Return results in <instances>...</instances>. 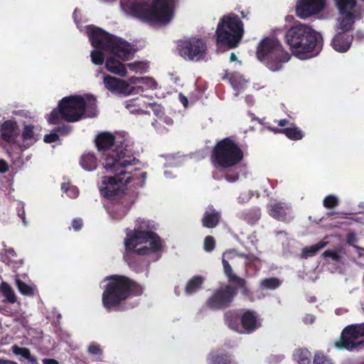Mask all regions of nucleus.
Here are the masks:
<instances>
[{
  "label": "nucleus",
  "mask_w": 364,
  "mask_h": 364,
  "mask_svg": "<svg viewBox=\"0 0 364 364\" xmlns=\"http://www.w3.org/2000/svg\"><path fill=\"white\" fill-rule=\"evenodd\" d=\"M290 124V122L287 119H283L278 121V125L280 127H284Z\"/></svg>",
  "instance_id": "obj_61"
},
{
  "label": "nucleus",
  "mask_w": 364,
  "mask_h": 364,
  "mask_svg": "<svg viewBox=\"0 0 364 364\" xmlns=\"http://www.w3.org/2000/svg\"><path fill=\"white\" fill-rule=\"evenodd\" d=\"M42 362L43 364H59V362L53 358H44Z\"/></svg>",
  "instance_id": "obj_59"
},
{
  "label": "nucleus",
  "mask_w": 364,
  "mask_h": 364,
  "mask_svg": "<svg viewBox=\"0 0 364 364\" xmlns=\"http://www.w3.org/2000/svg\"><path fill=\"white\" fill-rule=\"evenodd\" d=\"M178 97H179L180 102L182 103L183 107H186L188 104L187 97L185 95H183L182 93H179Z\"/></svg>",
  "instance_id": "obj_58"
},
{
  "label": "nucleus",
  "mask_w": 364,
  "mask_h": 364,
  "mask_svg": "<svg viewBox=\"0 0 364 364\" xmlns=\"http://www.w3.org/2000/svg\"><path fill=\"white\" fill-rule=\"evenodd\" d=\"M220 218V213L214 208H211L210 211L205 212L202 218V225L207 228H214L218 225Z\"/></svg>",
  "instance_id": "obj_26"
},
{
  "label": "nucleus",
  "mask_w": 364,
  "mask_h": 364,
  "mask_svg": "<svg viewBox=\"0 0 364 364\" xmlns=\"http://www.w3.org/2000/svg\"><path fill=\"white\" fill-rule=\"evenodd\" d=\"M179 55L187 60L200 61L208 54L205 41L201 38L192 37L180 41L178 43Z\"/></svg>",
  "instance_id": "obj_13"
},
{
  "label": "nucleus",
  "mask_w": 364,
  "mask_h": 364,
  "mask_svg": "<svg viewBox=\"0 0 364 364\" xmlns=\"http://www.w3.org/2000/svg\"><path fill=\"white\" fill-rule=\"evenodd\" d=\"M21 349H22V348L18 347L17 346H14L12 347L13 352L16 355H19L18 352H20V351L18 350H21Z\"/></svg>",
  "instance_id": "obj_63"
},
{
  "label": "nucleus",
  "mask_w": 364,
  "mask_h": 364,
  "mask_svg": "<svg viewBox=\"0 0 364 364\" xmlns=\"http://www.w3.org/2000/svg\"><path fill=\"white\" fill-rule=\"evenodd\" d=\"M80 164L83 169L92 171L97 167V159L93 152H87L81 156Z\"/></svg>",
  "instance_id": "obj_27"
},
{
  "label": "nucleus",
  "mask_w": 364,
  "mask_h": 364,
  "mask_svg": "<svg viewBox=\"0 0 364 364\" xmlns=\"http://www.w3.org/2000/svg\"><path fill=\"white\" fill-rule=\"evenodd\" d=\"M256 55L257 59L272 72L282 70L284 64L291 58L279 40L269 37L260 41Z\"/></svg>",
  "instance_id": "obj_9"
},
{
  "label": "nucleus",
  "mask_w": 364,
  "mask_h": 364,
  "mask_svg": "<svg viewBox=\"0 0 364 364\" xmlns=\"http://www.w3.org/2000/svg\"><path fill=\"white\" fill-rule=\"evenodd\" d=\"M327 245V242L320 241L319 242L311 245L305 247L302 249L301 255L304 258H308L315 255L320 250L323 248Z\"/></svg>",
  "instance_id": "obj_36"
},
{
  "label": "nucleus",
  "mask_w": 364,
  "mask_h": 364,
  "mask_svg": "<svg viewBox=\"0 0 364 364\" xmlns=\"http://www.w3.org/2000/svg\"><path fill=\"white\" fill-rule=\"evenodd\" d=\"M257 262H258V263L260 262L259 257H257V256H255L253 254H249V256H248L247 259H246V263H245L246 266L249 267H256Z\"/></svg>",
  "instance_id": "obj_47"
},
{
  "label": "nucleus",
  "mask_w": 364,
  "mask_h": 364,
  "mask_svg": "<svg viewBox=\"0 0 364 364\" xmlns=\"http://www.w3.org/2000/svg\"><path fill=\"white\" fill-rule=\"evenodd\" d=\"M88 35L92 46L97 49L110 50L123 60H129L133 55L131 46L127 41L109 34L99 27L89 26Z\"/></svg>",
  "instance_id": "obj_7"
},
{
  "label": "nucleus",
  "mask_w": 364,
  "mask_h": 364,
  "mask_svg": "<svg viewBox=\"0 0 364 364\" xmlns=\"http://www.w3.org/2000/svg\"><path fill=\"white\" fill-rule=\"evenodd\" d=\"M223 80H228L231 86L235 90L238 91L243 86V80L242 76L237 73H228L223 77Z\"/></svg>",
  "instance_id": "obj_32"
},
{
  "label": "nucleus",
  "mask_w": 364,
  "mask_h": 364,
  "mask_svg": "<svg viewBox=\"0 0 364 364\" xmlns=\"http://www.w3.org/2000/svg\"><path fill=\"white\" fill-rule=\"evenodd\" d=\"M322 256L325 258L330 257L332 259L333 261H335V262H340L341 259V257L340 254L338 252H336L335 250H326L322 254Z\"/></svg>",
  "instance_id": "obj_45"
},
{
  "label": "nucleus",
  "mask_w": 364,
  "mask_h": 364,
  "mask_svg": "<svg viewBox=\"0 0 364 364\" xmlns=\"http://www.w3.org/2000/svg\"><path fill=\"white\" fill-rule=\"evenodd\" d=\"M103 82L105 87L113 93L128 95L137 93L139 91H144V88L141 86L136 87H130L126 81L110 75H106L104 77Z\"/></svg>",
  "instance_id": "obj_16"
},
{
  "label": "nucleus",
  "mask_w": 364,
  "mask_h": 364,
  "mask_svg": "<svg viewBox=\"0 0 364 364\" xmlns=\"http://www.w3.org/2000/svg\"><path fill=\"white\" fill-rule=\"evenodd\" d=\"M222 264L228 284H223L215 289L206 300L205 306L213 311L224 310L230 307L239 292L245 297L251 294L247 281L239 277L225 258L222 259Z\"/></svg>",
  "instance_id": "obj_2"
},
{
  "label": "nucleus",
  "mask_w": 364,
  "mask_h": 364,
  "mask_svg": "<svg viewBox=\"0 0 364 364\" xmlns=\"http://www.w3.org/2000/svg\"><path fill=\"white\" fill-rule=\"evenodd\" d=\"M315 316L311 314H307L304 318V322L306 324H311L315 321Z\"/></svg>",
  "instance_id": "obj_56"
},
{
  "label": "nucleus",
  "mask_w": 364,
  "mask_h": 364,
  "mask_svg": "<svg viewBox=\"0 0 364 364\" xmlns=\"http://www.w3.org/2000/svg\"><path fill=\"white\" fill-rule=\"evenodd\" d=\"M346 241L350 245H353L356 243L358 242V238L355 233L353 232H348L346 235Z\"/></svg>",
  "instance_id": "obj_52"
},
{
  "label": "nucleus",
  "mask_w": 364,
  "mask_h": 364,
  "mask_svg": "<svg viewBox=\"0 0 364 364\" xmlns=\"http://www.w3.org/2000/svg\"><path fill=\"white\" fill-rule=\"evenodd\" d=\"M16 284L18 290L21 294L29 296L34 294L33 289L28 284L21 281L20 279H16Z\"/></svg>",
  "instance_id": "obj_39"
},
{
  "label": "nucleus",
  "mask_w": 364,
  "mask_h": 364,
  "mask_svg": "<svg viewBox=\"0 0 364 364\" xmlns=\"http://www.w3.org/2000/svg\"><path fill=\"white\" fill-rule=\"evenodd\" d=\"M237 60V58L236 55L234 53H232L230 54V61L234 62V61H236Z\"/></svg>",
  "instance_id": "obj_64"
},
{
  "label": "nucleus",
  "mask_w": 364,
  "mask_h": 364,
  "mask_svg": "<svg viewBox=\"0 0 364 364\" xmlns=\"http://www.w3.org/2000/svg\"><path fill=\"white\" fill-rule=\"evenodd\" d=\"M107 284L102 295L103 306L107 311L115 310L122 301L143 294L144 289L136 281L119 274L107 277Z\"/></svg>",
  "instance_id": "obj_5"
},
{
  "label": "nucleus",
  "mask_w": 364,
  "mask_h": 364,
  "mask_svg": "<svg viewBox=\"0 0 364 364\" xmlns=\"http://www.w3.org/2000/svg\"><path fill=\"white\" fill-rule=\"evenodd\" d=\"M105 68L110 73L122 77L126 76L127 73L125 65L114 57H110L107 59Z\"/></svg>",
  "instance_id": "obj_25"
},
{
  "label": "nucleus",
  "mask_w": 364,
  "mask_h": 364,
  "mask_svg": "<svg viewBox=\"0 0 364 364\" xmlns=\"http://www.w3.org/2000/svg\"><path fill=\"white\" fill-rule=\"evenodd\" d=\"M326 4V0H298L296 14L301 18H306L320 13Z\"/></svg>",
  "instance_id": "obj_17"
},
{
  "label": "nucleus",
  "mask_w": 364,
  "mask_h": 364,
  "mask_svg": "<svg viewBox=\"0 0 364 364\" xmlns=\"http://www.w3.org/2000/svg\"><path fill=\"white\" fill-rule=\"evenodd\" d=\"M244 33V24L237 14L230 13L224 15L220 18L215 31L217 45L229 48H237Z\"/></svg>",
  "instance_id": "obj_8"
},
{
  "label": "nucleus",
  "mask_w": 364,
  "mask_h": 364,
  "mask_svg": "<svg viewBox=\"0 0 364 364\" xmlns=\"http://www.w3.org/2000/svg\"><path fill=\"white\" fill-rule=\"evenodd\" d=\"M91 60L95 65H101L104 63L105 56L102 51L94 50L91 52Z\"/></svg>",
  "instance_id": "obj_41"
},
{
  "label": "nucleus",
  "mask_w": 364,
  "mask_h": 364,
  "mask_svg": "<svg viewBox=\"0 0 364 364\" xmlns=\"http://www.w3.org/2000/svg\"><path fill=\"white\" fill-rule=\"evenodd\" d=\"M294 358L298 364H310L311 353L306 348H299L294 352Z\"/></svg>",
  "instance_id": "obj_33"
},
{
  "label": "nucleus",
  "mask_w": 364,
  "mask_h": 364,
  "mask_svg": "<svg viewBox=\"0 0 364 364\" xmlns=\"http://www.w3.org/2000/svg\"><path fill=\"white\" fill-rule=\"evenodd\" d=\"M225 323L232 330L237 332L241 331V315L237 310H229L224 314Z\"/></svg>",
  "instance_id": "obj_23"
},
{
  "label": "nucleus",
  "mask_w": 364,
  "mask_h": 364,
  "mask_svg": "<svg viewBox=\"0 0 364 364\" xmlns=\"http://www.w3.org/2000/svg\"><path fill=\"white\" fill-rule=\"evenodd\" d=\"M230 355L211 353L208 357V364H233Z\"/></svg>",
  "instance_id": "obj_31"
},
{
  "label": "nucleus",
  "mask_w": 364,
  "mask_h": 364,
  "mask_svg": "<svg viewBox=\"0 0 364 364\" xmlns=\"http://www.w3.org/2000/svg\"><path fill=\"white\" fill-rule=\"evenodd\" d=\"M140 65V63H133L128 64V67L130 70L137 71Z\"/></svg>",
  "instance_id": "obj_60"
},
{
  "label": "nucleus",
  "mask_w": 364,
  "mask_h": 364,
  "mask_svg": "<svg viewBox=\"0 0 364 364\" xmlns=\"http://www.w3.org/2000/svg\"><path fill=\"white\" fill-rule=\"evenodd\" d=\"M1 139L9 143L15 144L16 138L19 136V129L17 122L14 120H6L3 122L0 128Z\"/></svg>",
  "instance_id": "obj_20"
},
{
  "label": "nucleus",
  "mask_w": 364,
  "mask_h": 364,
  "mask_svg": "<svg viewBox=\"0 0 364 364\" xmlns=\"http://www.w3.org/2000/svg\"><path fill=\"white\" fill-rule=\"evenodd\" d=\"M275 134L279 133L284 134L288 139L297 141L300 140L304 137L303 132L295 124H291L289 127L287 128H272Z\"/></svg>",
  "instance_id": "obj_24"
},
{
  "label": "nucleus",
  "mask_w": 364,
  "mask_h": 364,
  "mask_svg": "<svg viewBox=\"0 0 364 364\" xmlns=\"http://www.w3.org/2000/svg\"><path fill=\"white\" fill-rule=\"evenodd\" d=\"M72 226L75 231L80 230L83 226L82 220L79 218L73 219L72 221Z\"/></svg>",
  "instance_id": "obj_51"
},
{
  "label": "nucleus",
  "mask_w": 364,
  "mask_h": 364,
  "mask_svg": "<svg viewBox=\"0 0 364 364\" xmlns=\"http://www.w3.org/2000/svg\"><path fill=\"white\" fill-rule=\"evenodd\" d=\"M34 129L35 127L33 124H24L21 132V138L27 147H29L37 141Z\"/></svg>",
  "instance_id": "obj_28"
},
{
  "label": "nucleus",
  "mask_w": 364,
  "mask_h": 364,
  "mask_svg": "<svg viewBox=\"0 0 364 364\" xmlns=\"http://www.w3.org/2000/svg\"><path fill=\"white\" fill-rule=\"evenodd\" d=\"M95 144L97 150L101 152L104 156L103 161L105 157L111 154L113 151H123L125 148H129L132 151L131 145L125 143L124 141H116L114 136L109 132H102L99 134L95 138Z\"/></svg>",
  "instance_id": "obj_15"
},
{
  "label": "nucleus",
  "mask_w": 364,
  "mask_h": 364,
  "mask_svg": "<svg viewBox=\"0 0 364 364\" xmlns=\"http://www.w3.org/2000/svg\"><path fill=\"white\" fill-rule=\"evenodd\" d=\"M53 132L58 134L66 136L71 132V127L63 124L54 128Z\"/></svg>",
  "instance_id": "obj_46"
},
{
  "label": "nucleus",
  "mask_w": 364,
  "mask_h": 364,
  "mask_svg": "<svg viewBox=\"0 0 364 364\" xmlns=\"http://www.w3.org/2000/svg\"><path fill=\"white\" fill-rule=\"evenodd\" d=\"M353 39L358 43H362L364 41V31L362 30H358L355 36H353Z\"/></svg>",
  "instance_id": "obj_55"
},
{
  "label": "nucleus",
  "mask_w": 364,
  "mask_h": 364,
  "mask_svg": "<svg viewBox=\"0 0 364 364\" xmlns=\"http://www.w3.org/2000/svg\"><path fill=\"white\" fill-rule=\"evenodd\" d=\"M17 255L14 248H8L6 250V259L7 260V264H13L14 268H18L23 264L22 259H16Z\"/></svg>",
  "instance_id": "obj_37"
},
{
  "label": "nucleus",
  "mask_w": 364,
  "mask_h": 364,
  "mask_svg": "<svg viewBox=\"0 0 364 364\" xmlns=\"http://www.w3.org/2000/svg\"><path fill=\"white\" fill-rule=\"evenodd\" d=\"M132 232H139L151 237L150 247L143 246L136 250L139 255H149L152 252H160L162 250L161 240L158 234L150 230L149 221L139 218L135 222L134 230Z\"/></svg>",
  "instance_id": "obj_14"
},
{
  "label": "nucleus",
  "mask_w": 364,
  "mask_h": 364,
  "mask_svg": "<svg viewBox=\"0 0 364 364\" xmlns=\"http://www.w3.org/2000/svg\"><path fill=\"white\" fill-rule=\"evenodd\" d=\"M20 352H18L19 355L23 357L24 358L27 359L30 363H37V358L31 355V351L27 348H22V349L18 350Z\"/></svg>",
  "instance_id": "obj_43"
},
{
  "label": "nucleus",
  "mask_w": 364,
  "mask_h": 364,
  "mask_svg": "<svg viewBox=\"0 0 364 364\" xmlns=\"http://www.w3.org/2000/svg\"><path fill=\"white\" fill-rule=\"evenodd\" d=\"M151 237L139 232H132L130 229H127L126 237L124 239V245L127 252L136 253L138 248L136 247L140 245L149 243Z\"/></svg>",
  "instance_id": "obj_19"
},
{
  "label": "nucleus",
  "mask_w": 364,
  "mask_h": 364,
  "mask_svg": "<svg viewBox=\"0 0 364 364\" xmlns=\"http://www.w3.org/2000/svg\"><path fill=\"white\" fill-rule=\"evenodd\" d=\"M314 364H333L323 353H317L314 358Z\"/></svg>",
  "instance_id": "obj_44"
},
{
  "label": "nucleus",
  "mask_w": 364,
  "mask_h": 364,
  "mask_svg": "<svg viewBox=\"0 0 364 364\" xmlns=\"http://www.w3.org/2000/svg\"><path fill=\"white\" fill-rule=\"evenodd\" d=\"M87 351L90 354L100 355L102 353V350L98 344H91L89 346Z\"/></svg>",
  "instance_id": "obj_48"
},
{
  "label": "nucleus",
  "mask_w": 364,
  "mask_h": 364,
  "mask_svg": "<svg viewBox=\"0 0 364 364\" xmlns=\"http://www.w3.org/2000/svg\"><path fill=\"white\" fill-rule=\"evenodd\" d=\"M127 210L125 208H122L119 212L115 211L114 213H112V218L114 220H119L122 219L127 215Z\"/></svg>",
  "instance_id": "obj_50"
},
{
  "label": "nucleus",
  "mask_w": 364,
  "mask_h": 364,
  "mask_svg": "<svg viewBox=\"0 0 364 364\" xmlns=\"http://www.w3.org/2000/svg\"><path fill=\"white\" fill-rule=\"evenodd\" d=\"M243 159V151L231 137H225L218 141L213 148L210 155L213 167L224 171V178L230 183L238 180L240 173L237 166Z\"/></svg>",
  "instance_id": "obj_3"
},
{
  "label": "nucleus",
  "mask_w": 364,
  "mask_h": 364,
  "mask_svg": "<svg viewBox=\"0 0 364 364\" xmlns=\"http://www.w3.org/2000/svg\"><path fill=\"white\" fill-rule=\"evenodd\" d=\"M136 161L133 151L129 148L113 151L105 157L102 165L107 172L114 176L102 178L99 188L105 198L117 200L124 196L126 186L133 180V176L126 171V168L134 165Z\"/></svg>",
  "instance_id": "obj_1"
},
{
  "label": "nucleus",
  "mask_w": 364,
  "mask_h": 364,
  "mask_svg": "<svg viewBox=\"0 0 364 364\" xmlns=\"http://www.w3.org/2000/svg\"><path fill=\"white\" fill-rule=\"evenodd\" d=\"M43 140L47 144L55 142L59 140V135L56 134L55 132H53L48 134H46L44 136Z\"/></svg>",
  "instance_id": "obj_49"
},
{
  "label": "nucleus",
  "mask_w": 364,
  "mask_h": 364,
  "mask_svg": "<svg viewBox=\"0 0 364 364\" xmlns=\"http://www.w3.org/2000/svg\"><path fill=\"white\" fill-rule=\"evenodd\" d=\"M261 326L257 314L254 311L246 310L241 315V331L247 333L255 331Z\"/></svg>",
  "instance_id": "obj_22"
},
{
  "label": "nucleus",
  "mask_w": 364,
  "mask_h": 364,
  "mask_svg": "<svg viewBox=\"0 0 364 364\" xmlns=\"http://www.w3.org/2000/svg\"><path fill=\"white\" fill-rule=\"evenodd\" d=\"M150 107L156 116H159L163 114L162 107L161 105L154 103L151 104Z\"/></svg>",
  "instance_id": "obj_54"
},
{
  "label": "nucleus",
  "mask_w": 364,
  "mask_h": 364,
  "mask_svg": "<svg viewBox=\"0 0 364 364\" xmlns=\"http://www.w3.org/2000/svg\"><path fill=\"white\" fill-rule=\"evenodd\" d=\"M9 166L7 163L0 159V173H5L8 171Z\"/></svg>",
  "instance_id": "obj_57"
},
{
  "label": "nucleus",
  "mask_w": 364,
  "mask_h": 364,
  "mask_svg": "<svg viewBox=\"0 0 364 364\" xmlns=\"http://www.w3.org/2000/svg\"><path fill=\"white\" fill-rule=\"evenodd\" d=\"M1 290L9 303L14 304L16 301L15 293L8 284L3 283Z\"/></svg>",
  "instance_id": "obj_38"
},
{
  "label": "nucleus",
  "mask_w": 364,
  "mask_h": 364,
  "mask_svg": "<svg viewBox=\"0 0 364 364\" xmlns=\"http://www.w3.org/2000/svg\"><path fill=\"white\" fill-rule=\"evenodd\" d=\"M176 0L127 1L124 11L130 16L146 23H168L173 17Z\"/></svg>",
  "instance_id": "obj_4"
},
{
  "label": "nucleus",
  "mask_w": 364,
  "mask_h": 364,
  "mask_svg": "<svg viewBox=\"0 0 364 364\" xmlns=\"http://www.w3.org/2000/svg\"><path fill=\"white\" fill-rule=\"evenodd\" d=\"M85 98L81 95H70L62 98L50 112L48 122L58 124L61 119L68 122H76L84 118Z\"/></svg>",
  "instance_id": "obj_10"
},
{
  "label": "nucleus",
  "mask_w": 364,
  "mask_h": 364,
  "mask_svg": "<svg viewBox=\"0 0 364 364\" xmlns=\"http://www.w3.org/2000/svg\"><path fill=\"white\" fill-rule=\"evenodd\" d=\"M268 210L270 216L277 220L287 222L290 220L291 207L284 202H276L268 205Z\"/></svg>",
  "instance_id": "obj_21"
},
{
  "label": "nucleus",
  "mask_w": 364,
  "mask_h": 364,
  "mask_svg": "<svg viewBox=\"0 0 364 364\" xmlns=\"http://www.w3.org/2000/svg\"><path fill=\"white\" fill-rule=\"evenodd\" d=\"M282 282L276 277L265 278L260 281L259 287L262 290H274L279 287Z\"/></svg>",
  "instance_id": "obj_35"
},
{
  "label": "nucleus",
  "mask_w": 364,
  "mask_h": 364,
  "mask_svg": "<svg viewBox=\"0 0 364 364\" xmlns=\"http://www.w3.org/2000/svg\"><path fill=\"white\" fill-rule=\"evenodd\" d=\"M204 282V278L201 276H194L188 280L185 287V293L191 295L201 289Z\"/></svg>",
  "instance_id": "obj_30"
},
{
  "label": "nucleus",
  "mask_w": 364,
  "mask_h": 364,
  "mask_svg": "<svg viewBox=\"0 0 364 364\" xmlns=\"http://www.w3.org/2000/svg\"><path fill=\"white\" fill-rule=\"evenodd\" d=\"M85 116L84 117L92 118L97 116V100L90 95L85 98Z\"/></svg>",
  "instance_id": "obj_29"
},
{
  "label": "nucleus",
  "mask_w": 364,
  "mask_h": 364,
  "mask_svg": "<svg viewBox=\"0 0 364 364\" xmlns=\"http://www.w3.org/2000/svg\"><path fill=\"white\" fill-rule=\"evenodd\" d=\"M204 250L208 252H212L215 247V241L213 236H206L204 240Z\"/></svg>",
  "instance_id": "obj_42"
},
{
  "label": "nucleus",
  "mask_w": 364,
  "mask_h": 364,
  "mask_svg": "<svg viewBox=\"0 0 364 364\" xmlns=\"http://www.w3.org/2000/svg\"><path fill=\"white\" fill-rule=\"evenodd\" d=\"M334 346L338 350L348 351L364 349V323L350 324L341 331L339 339L334 341Z\"/></svg>",
  "instance_id": "obj_12"
},
{
  "label": "nucleus",
  "mask_w": 364,
  "mask_h": 364,
  "mask_svg": "<svg viewBox=\"0 0 364 364\" xmlns=\"http://www.w3.org/2000/svg\"><path fill=\"white\" fill-rule=\"evenodd\" d=\"M260 216V210L257 208L248 209L242 213L243 219L250 225L256 223L259 220Z\"/></svg>",
  "instance_id": "obj_34"
},
{
  "label": "nucleus",
  "mask_w": 364,
  "mask_h": 364,
  "mask_svg": "<svg viewBox=\"0 0 364 364\" xmlns=\"http://www.w3.org/2000/svg\"><path fill=\"white\" fill-rule=\"evenodd\" d=\"M338 30L340 31L332 38L331 45L337 52L346 53L350 49L352 45L353 36L348 33L351 30Z\"/></svg>",
  "instance_id": "obj_18"
},
{
  "label": "nucleus",
  "mask_w": 364,
  "mask_h": 364,
  "mask_svg": "<svg viewBox=\"0 0 364 364\" xmlns=\"http://www.w3.org/2000/svg\"><path fill=\"white\" fill-rule=\"evenodd\" d=\"M147 80H149V79L146 77H132L129 79L131 84L146 83Z\"/></svg>",
  "instance_id": "obj_53"
},
{
  "label": "nucleus",
  "mask_w": 364,
  "mask_h": 364,
  "mask_svg": "<svg viewBox=\"0 0 364 364\" xmlns=\"http://www.w3.org/2000/svg\"><path fill=\"white\" fill-rule=\"evenodd\" d=\"M338 11L337 29L353 30L356 21L364 16V10L357 0H332Z\"/></svg>",
  "instance_id": "obj_11"
},
{
  "label": "nucleus",
  "mask_w": 364,
  "mask_h": 364,
  "mask_svg": "<svg viewBox=\"0 0 364 364\" xmlns=\"http://www.w3.org/2000/svg\"><path fill=\"white\" fill-rule=\"evenodd\" d=\"M285 41L293 55L300 59L316 55L321 50L317 33L305 24L291 26L285 34Z\"/></svg>",
  "instance_id": "obj_6"
},
{
  "label": "nucleus",
  "mask_w": 364,
  "mask_h": 364,
  "mask_svg": "<svg viewBox=\"0 0 364 364\" xmlns=\"http://www.w3.org/2000/svg\"><path fill=\"white\" fill-rule=\"evenodd\" d=\"M0 364H18L14 361L0 359Z\"/></svg>",
  "instance_id": "obj_62"
},
{
  "label": "nucleus",
  "mask_w": 364,
  "mask_h": 364,
  "mask_svg": "<svg viewBox=\"0 0 364 364\" xmlns=\"http://www.w3.org/2000/svg\"><path fill=\"white\" fill-rule=\"evenodd\" d=\"M339 200L337 196L334 195H328L323 200V205L328 209H332L338 206Z\"/></svg>",
  "instance_id": "obj_40"
}]
</instances>
